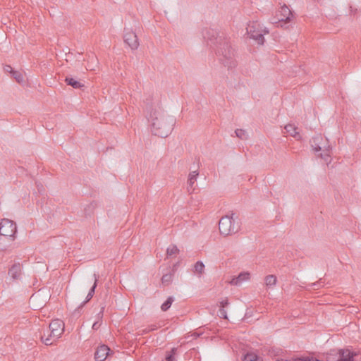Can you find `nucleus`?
I'll return each instance as SVG.
<instances>
[{"label":"nucleus","instance_id":"obj_6","mask_svg":"<svg viewBox=\"0 0 361 361\" xmlns=\"http://www.w3.org/2000/svg\"><path fill=\"white\" fill-rule=\"evenodd\" d=\"M292 16L290 8L286 5H283L278 11L276 16L270 19V23L283 27L290 21Z\"/></svg>","mask_w":361,"mask_h":361},{"label":"nucleus","instance_id":"obj_4","mask_svg":"<svg viewBox=\"0 0 361 361\" xmlns=\"http://www.w3.org/2000/svg\"><path fill=\"white\" fill-rule=\"evenodd\" d=\"M64 331V324L60 319L53 320L49 326V330L41 336L42 341L46 345H51L59 339Z\"/></svg>","mask_w":361,"mask_h":361},{"label":"nucleus","instance_id":"obj_18","mask_svg":"<svg viewBox=\"0 0 361 361\" xmlns=\"http://www.w3.org/2000/svg\"><path fill=\"white\" fill-rule=\"evenodd\" d=\"M277 283V278L275 275H267L264 278V283L267 289L273 288Z\"/></svg>","mask_w":361,"mask_h":361},{"label":"nucleus","instance_id":"obj_10","mask_svg":"<svg viewBox=\"0 0 361 361\" xmlns=\"http://www.w3.org/2000/svg\"><path fill=\"white\" fill-rule=\"evenodd\" d=\"M22 269V264L20 262H16L9 269L8 274L12 279L18 280L21 278Z\"/></svg>","mask_w":361,"mask_h":361},{"label":"nucleus","instance_id":"obj_17","mask_svg":"<svg viewBox=\"0 0 361 361\" xmlns=\"http://www.w3.org/2000/svg\"><path fill=\"white\" fill-rule=\"evenodd\" d=\"M286 132L290 135L295 137L297 140H300L301 136L298 131V128L295 125L288 124L284 128Z\"/></svg>","mask_w":361,"mask_h":361},{"label":"nucleus","instance_id":"obj_21","mask_svg":"<svg viewBox=\"0 0 361 361\" xmlns=\"http://www.w3.org/2000/svg\"><path fill=\"white\" fill-rule=\"evenodd\" d=\"M11 76L20 84L24 82L23 75L20 71H15Z\"/></svg>","mask_w":361,"mask_h":361},{"label":"nucleus","instance_id":"obj_28","mask_svg":"<svg viewBox=\"0 0 361 361\" xmlns=\"http://www.w3.org/2000/svg\"><path fill=\"white\" fill-rule=\"evenodd\" d=\"M158 329V326L156 324H151L148 327L144 329L142 331V334H147L149 332L153 331L154 330H157Z\"/></svg>","mask_w":361,"mask_h":361},{"label":"nucleus","instance_id":"obj_30","mask_svg":"<svg viewBox=\"0 0 361 361\" xmlns=\"http://www.w3.org/2000/svg\"><path fill=\"white\" fill-rule=\"evenodd\" d=\"M218 315L221 318L227 319V312L224 308H219Z\"/></svg>","mask_w":361,"mask_h":361},{"label":"nucleus","instance_id":"obj_29","mask_svg":"<svg viewBox=\"0 0 361 361\" xmlns=\"http://www.w3.org/2000/svg\"><path fill=\"white\" fill-rule=\"evenodd\" d=\"M310 286L314 289H319L321 287H322L324 285H323V282L322 281V279H320L319 281H318L315 283H311Z\"/></svg>","mask_w":361,"mask_h":361},{"label":"nucleus","instance_id":"obj_2","mask_svg":"<svg viewBox=\"0 0 361 361\" xmlns=\"http://www.w3.org/2000/svg\"><path fill=\"white\" fill-rule=\"evenodd\" d=\"M217 40L216 55L219 60L228 69L235 68L237 62L230 42L225 37H219Z\"/></svg>","mask_w":361,"mask_h":361},{"label":"nucleus","instance_id":"obj_19","mask_svg":"<svg viewBox=\"0 0 361 361\" xmlns=\"http://www.w3.org/2000/svg\"><path fill=\"white\" fill-rule=\"evenodd\" d=\"M65 81L67 85H71L75 89H80L83 87V84H82L80 81L71 77H66Z\"/></svg>","mask_w":361,"mask_h":361},{"label":"nucleus","instance_id":"obj_5","mask_svg":"<svg viewBox=\"0 0 361 361\" xmlns=\"http://www.w3.org/2000/svg\"><path fill=\"white\" fill-rule=\"evenodd\" d=\"M246 30L250 38L255 39L260 45L264 44V35L269 33V30L267 27L258 21H252L247 24Z\"/></svg>","mask_w":361,"mask_h":361},{"label":"nucleus","instance_id":"obj_8","mask_svg":"<svg viewBox=\"0 0 361 361\" xmlns=\"http://www.w3.org/2000/svg\"><path fill=\"white\" fill-rule=\"evenodd\" d=\"M124 42L133 50H135L139 47V42L136 34L132 31H126L123 36Z\"/></svg>","mask_w":361,"mask_h":361},{"label":"nucleus","instance_id":"obj_24","mask_svg":"<svg viewBox=\"0 0 361 361\" xmlns=\"http://www.w3.org/2000/svg\"><path fill=\"white\" fill-rule=\"evenodd\" d=\"M195 271L201 274L204 272V264L202 262L198 261L195 263L194 266Z\"/></svg>","mask_w":361,"mask_h":361},{"label":"nucleus","instance_id":"obj_1","mask_svg":"<svg viewBox=\"0 0 361 361\" xmlns=\"http://www.w3.org/2000/svg\"><path fill=\"white\" fill-rule=\"evenodd\" d=\"M145 111L147 118L151 123V130L155 135L166 137L173 129L176 120L173 116L166 115L157 100L146 99Z\"/></svg>","mask_w":361,"mask_h":361},{"label":"nucleus","instance_id":"obj_14","mask_svg":"<svg viewBox=\"0 0 361 361\" xmlns=\"http://www.w3.org/2000/svg\"><path fill=\"white\" fill-rule=\"evenodd\" d=\"M312 149L315 152L321 151V145L322 142H326V139H324L321 135H317L310 141Z\"/></svg>","mask_w":361,"mask_h":361},{"label":"nucleus","instance_id":"obj_33","mask_svg":"<svg viewBox=\"0 0 361 361\" xmlns=\"http://www.w3.org/2000/svg\"><path fill=\"white\" fill-rule=\"evenodd\" d=\"M4 71L6 72V73H10L11 75L13 74V72L15 71V70H13V68L10 66V65H6L4 66Z\"/></svg>","mask_w":361,"mask_h":361},{"label":"nucleus","instance_id":"obj_26","mask_svg":"<svg viewBox=\"0 0 361 361\" xmlns=\"http://www.w3.org/2000/svg\"><path fill=\"white\" fill-rule=\"evenodd\" d=\"M243 361H263L262 358L255 354H247L245 355Z\"/></svg>","mask_w":361,"mask_h":361},{"label":"nucleus","instance_id":"obj_7","mask_svg":"<svg viewBox=\"0 0 361 361\" xmlns=\"http://www.w3.org/2000/svg\"><path fill=\"white\" fill-rule=\"evenodd\" d=\"M0 224V235L6 237H14L17 231V226L14 221L8 219H4Z\"/></svg>","mask_w":361,"mask_h":361},{"label":"nucleus","instance_id":"obj_11","mask_svg":"<svg viewBox=\"0 0 361 361\" xmlns=\"http://www.w3.org/2000/svg\"><path fill=\"white\" fill-rule=\"evenodd\" d=\"M110 349L107 345H102L97 348L94 353V359L96 361H104L109 355Z\"/></svg>","mask_w":361,"mask_h":361},{"label":"nucleus","instance_id":"obj_25","mask_svg":"<svg viewBox=\"0 0 361 361\" xmlns=\"http://www.w3.org/2000/svg\"><path fill=\"white\" fill-rule=\"evenodd\" d=\"M178 252H179L178 248L177 247L176 245H170L166 250L167 255L169 257H171L173 255H176L177 253H178Z\"/></svg>","mask_w":361,"mask_h":361},{"label":"nucleus","instance_id":"obj_20","mask_svg":"<svg viewBox=\"0 0 361 361\" xmlns=\"http://www.w3.org/2000/svg\"><path fill=\"white\" fill-rule=\"evenodd\" d=\"M173 279V274L169 273L164 274L161 278V283L164 286H167L171 283Z\"/></svg>","mask_w":361,"mask_h":361},{"label":"nucleus","instance_id":"obj_34","mask_svg":"<svg viewBox=\"0 0 361 361\" xmlns=\"http://www.w3.org/2000/svg\"><path fill=\"white\" fill-rule=\"evenodd\" d=\"M93 297V295L92 294H87V297H86V300L83 302V303H85L87 302V301H89L90 300L92 299V298Z\"/></svg>","mask_w":361,"mask_h":361},{"label":"nucleus","instance_id":"obj_13","mask_svg":"<svg viewBox=\"0 0 361 361\" xmlns=\"http://www.w3.org/2000/svg\"><path fill=\"white\" fill-rule=\"evenodd\" d=\"M199 173L197 171H193L189 173L188 180V191L192 193L195 189V183L197 181Z\"/></svg>","mask_w":361,"mask_h":361},{"label":"nucleus","instance_id":"obj_32","mask_svg":"<svg viewBox=\"0 0 361 361\" xmlns=\"http://www.w3.org/2000/svg\"><path fill=\"white\" fill-rule=\"evenodd\" d=\"M228 305H229V302H228V300L227 298L222 299L221 301H219V307L220 308L225 309V307L226 306H228Z\"/></svg>","mask_w":361,"mask_h":361},{"label":"nucleus","instance_id":"obj_15","mask_svg":"<svg viewBox=\"0 0 361 361\" xmlns=\"http://www.w3.org/2000/svg\"><path fill=\"white\" fill-rule=\"evenodd\" d=\"M355 355V354L348 349H341L339 351L338 361H354L353 357Z\"/></svg>","mask_w":361,"mask_h":361},{"label":"nucleus","instance_id":"obj_36","mask_svg":"<svg viewBox=\"0 0 361 361\" xmlns=\"http://www.w3.org/2000/svg\"><path fill=\"white\" fill-rule=\"evenodd\" d=\"M33 298H34V295H32L30 299L32 300Z\"/></svg>","mask_w":361,"mask_h":361},{"label":"nucleus","instance_id":"obj_9","mask_svg":"<svg viewBox=\"0 0 361 361\" xmlns=\"http://www.w3.org/2000/svg\"><path fill=\"white\" fill-rule=\"evenodd\" d=\"M250 279V273L249 271L240 272L237 276H233L229 281L232 286H240L244 282Z\"/></svg>","mask_w":361,"mask_h":361},{"label":"nucleus","instance_id":"obj_31","mask_svg":"<svg viewBox=\"0 0 361 361\" xmlns=\"http://www.w3.org/2000/svg\"><path fill=\"white\" fill-rule=\"evenodd\" d=\"M175 351L176 348H173L171 350V353L166 355L165 361H175V357L173 355Z\"/></svg>","mask_w":361,"mask_h":361},{"label":"nucleus","instance_id":"obj_35","mask_svg":"<svg viewBox=\"0 0 361 361\" xmlns=\"http://www.w3.org/2000/svg\"><path fill=\"white\" fill-rule=\"evenodd\" d=\"M92 329H97V322H94L92 325Z\"/></svg>","mask_w":361,"mask_h":361},{"label":"nucleus","instance_id":"obj_3","mask_svg":"<svg viewBox=\"0 0 361 361\" xmlns=\"http://www.w3.org/2000/svg\"><path fill=\"white\" fill-rule=\"evenodd\" d=\"M219 229L220 233L224 235H229L237 233L240 229L238 217L234 214L226 215L219 220Z\"/></svg>","mask_w":361,"mask_h":361},{"label":"nucleus","instance_id":"obj_12","mask_svg":"<svg viewBox=\"0 0 361 361\" xmlns=\"http://www.w3.org/2000/svg\"><path fill=\"white\" fill-rule=\"evenodd\" d=\"M202 36L204 39L210 42H213V40L216 41V43L217 44V39L219 37H224L223 36H219L216 31H215L213 29H204L202 31Z\"/></svg>","mask_w":361,"mask_h":361},{"label":"nucleus","instance_id":"obj_22","mask_svg":"<svg viewBox=\"0 0 361 361\" xmlns=\"http://www.w3.org/2000/svg\"><path fill=\"white\" fill-rule=\"evenodd\" d=\"M173 302V297L168 298L167 300L161 305V310L164 312L168 310L170 308V307L171 306Z\"/></svg>","mask_w":361,"mask_h":361},{"label":"nucleus","instance_id":"obj_27","mask_svg":"<svg viewBox=\"0 0 361 361\" xmlns=\"http://www.w3.org/2000/svg\"><path fill=\"white\" fill-rule=\"evenodd\" d=\"M93 277H94V284L91 287V288L90 289L88 293L89 294H92L94 295V291H95V288H96V287L97 286L98 279H97V276L96 274H94Z\"/></svg>","mask_w":361,"mask_h":361},{"label":"nucleus","instance_id":"obj_23","mask_svg":"<svg viewBox=\"0 0 361 361\" xmlns=\"http://www.w3.org/2000/svg\"><path fill=\"white\" fill-rule=\"evenodd\" d=\"M235 133L238 137L241 140H246L248 137L247 133L243 129H237L235 130Z\"/></svg>","mask_w":361,"mask_h":361},{"label":"nucleus","instance_id":"obj_16","mask_svg":"<svg viewBox=\"0 0 361 361\" xmlns=\"http://www.w3.org/2000/svg\"><path fill=\"white\" fill-rule=\"evenodd\" d=\"M331 147L329 145V142L326 140V142H322L321 145V151L322 153L320 154V157L325 161L328 162L330 157Z\"/></svg>","mask_w":361,"mask_h":361}]
</instances>
